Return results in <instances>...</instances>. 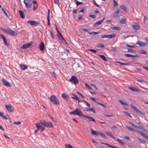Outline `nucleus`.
I'll return each mask as SVG.
<instances>
[{"label": "nucleus", "mask_w": 148, "mask_h": 148, "mask_svg": "<svg viewBox=\"0 0 148 148\" xmlns=\"http://www.w3.org/2000/svg\"><path fill=\"white\" fill-rule=\"evenodd\" d=\"M1 29L5 33L12 36H15L17 35L14 31L11 29L2 28H1Z\"/></svg>", "instance_id": "obj_1"}, {"label": "nucleus", "mask_w": 148, "mask_h": 148, "mask_svg": "<svg viewBox=\"0 0 148 148\" xmlns=\"http://www.w3.org/2000/svg\"><path fill=\"white\" fill-rule=\"evenodd\" d=\"M50 101L53 104L58 105L60 104V101L55 96L52 95L49 98Z\"/></svg>", "instance_id": "obj_2"}, {"label": "nucleus", "mask_w": 148, "mask_h": 148, "mask_svg": "<svg viewBox=\"0 0 148 148\" xmlns=\"http://www.w3.org/2000/svg\"><path fill=\"white\" fill-rule=\"evenodd\" d=\"M40 121L41 124L48 127L52 128L53 127L52 123L50 122H47L44 120H40Z\"/></svg>", "instance_id": "obj_3"}, {"label": "nucleus", "mask_w": 148, "mask_h": 148, "mask_svg": "<svg viewBox=\"0 0 148 148\" xmlns=\"http://www.w3.org/2000/svg\"><path fill=\"white\" fill-rule=\"evenodd\" d=\"M70 114L74 115H77L79 116H83L84 117L85 115H84L82 111L78 108L76 109L73 111L69 113Z\"/></svg>", "instance_id": "obj_4"}, {"label": "nucleus", "mask_w": 148, "mask_h": 148, "mask_svg": "<svg viewBox=\"0 0 148 148\" xmlns=\"http://www.w3.org/2000/svg\"><path fill=\"white\" fill-rule=\"evenodd\" d=\"M69 81L73 84L76 85L79 83V80L75 76H72Z\"/></svg>", "instance_id": "obj_5"}, {"label": "nucleus", "mask_w": 148, "mask_h": 148, "mask_svg": "<svg viewBox=\"0 0 148 148\" xmlns=\"http://www.w3.org/2000/svg\"><path fill=\"white\" fill-rule=\"evenodd\" d=\"M32 0H24L23 2L27 8H30L32 6Z\"/></svg>", "instance_id": "obj_6"}, {"label": "nucleus", "mask_w": 148, "mask_h": 148, "mask_svg": "<svg viewBox=\"0 0 148 148\" xmlns=\"http://www.w3.org/2000/svg\"><path fill=\"white\" fill-rule=\"evenodd\" d=\"M5 107L9 112H13L14 110V108L11 104L6 105Z\"/></svg>", "instance_id": "obj_7"}, {"label": "nucleus", "mask_w": 148, "mask_h": 148, "mask_svg": "<svg viewBox=\"0 0 148 148\" xmlns=\"http://www.w3.org/2000/svg\"><path fill=\"white\" fill-rule=\"evenodd\" d=\"M115 36L114 34L101 35L100 37L101 38H107L109 39H111L114 38Z\"/></svg>", "instance_id": "obj_8"}, {"label": "nucleus", "mask_w": 148, "mask_h": 148, "mask_svg": "<svg viewBox=\"0 0 148 148\" xmlns=\"http://www.w3.org/2000/svg\"><path fill=\"white\" fill-rule=\"evenodd\" d=\"M27 23L30 24L32 26H36L40 24L39 22L36 21H27Z\"/></svg>", "instance_id": "obj_9"}, {"label": "nucleus", "mask_w": 148, "mask_h": 148, "mask_svg": "<svg viewBox=\"0 0 148 148\" xmlns=\"http://www.w3.org/2000/svg\"><path fill=\"white\" fill-rule=\"evenodd\" d=\"M32 42H31L29 43H27L24 44L23 45L21 46V48L22 49H26L27 48L32 45Z\"/></svg>", "instance_id": "obj_10"}, {"label": "nucleus", "mask_w": 148, "mask_h": 148, "mask_svg": "<svg viewBox=\"0 0 148 148\" xmlns=\"http://www.w3.org/2000/svg\"><path fill=\"white\" fill-rule=\"evenodd\" d=\"M2 81L3 84L6 87H10V84L9 82L6 81L3 78L2 79Z\"/></svg>", "instance_id": "obj_11"}, {"label": "nucleus", "mask_w": 148, "mask_h": 148, "mask_svg": "<svg viewBox=\"0 0 148 148\" xmlns=\"http://www.w3.org/2000/svg\"><path fill=\"white\" fill-rule=\"evenodd\" d=\"M119 11L118 9H117L116 11L114 12L113 18L116 19H117L119 17Z\"/></svg>", "instance_id": "obj_12"}, {"label": "nucleus", "mask_w": 148, "mask_h": 148, "mask_svg": "<svg viewBox=\"0 0 148 148\" xmlns=\"http://www.w3.org/2000/svg\"><path fill=\"white\" fill-rule=\"evenodd\" d=\"M105 19V17H104L102 20L99 21L95 23L94 24V27H96L97 26L101 24L102 23Z\"/></svg>", "instance_id": "obj_13"}, {"label": "nucleus", "mask_w": 148, "mask_h": 148, "mask_svg": "<svg viewBox=\"0 0 148 148\" xmlns=\"http://www.w3.org/2000/svg\"><path fill=\"white\" fill-rule=\"evenodd\" d=\"M20 69L22 70H25L27 69V65L25 64H20L19 65Z\"/></svg>", "instance_id": "obj_14"}, {"label": "nucleus", "mask_w": 148, "mask_h": 148, "mask_svg": "<svg viewBox=\"0 0 148 148\" xmlns=\"http://www.w3.org/2000/svg\"><path fill=\"white\" fill-rule=\"evenodd\" d=\"M39 48L41 51L43 50L45 48L44 44L43 42H42L39 46Z\"/></svg>", "instance_id": "obj_15"}, {"label": "nucleus", "mask_w": 148, "mask_h": 148, "mask_svg": "<svg viewBox=\"0 0 148 148\" xmlns=\"http://www.w3.org/2000/svg\"><path fill=\"white\" fill-rule=\"evenodd\" d=\"M84 117L86 118H88L90 121H92L94 122H95V120L92 117L88 116L85 115Z\"/></svg>", "instance_id": "obj_16"}, {"label": "nucleus", "mask_w": 148, "mask_h": 148, "mask_svg": "<svg viewBox=\"0 0 148 148\" xmlns=\"http://www.w3.org/2000/svg\"><path fill=\"white\" fill-rule=\"evenodd\" d=\"M73 97H72L71 98L72 99H75L76 100L78 101V102H80V101L79 100V98H78V97H77V96L75 94H72Z\"/></svg>", "instance_id": "obj_17"}, {"label": "nucleus", "mask_w": 148, "mask_h": 148, "mask_svg": "<svg viewBox=\"0 0 148 148\" xmlns=\"http://www.w3.org/2000/svg\"><path fill=\"white\" fill-rule=\"evenodd\" d=\"M33 6H34V10H35L37 8L38 4L35 1H33Z\"/></svg>", "instance_id": "obj_18"}, {"label": "nucleus", "mask_w": 148, "mask_h": 148, "mask_svg": "<svg viewBox=\"0 0 148 148\" xmlns=\"http://www.w3.org/2000/svg\"><path fill=\"white\" fill-rule=\"evenodd\" d=\"M49 10H48V13L47 16V24L49 26L50 25V20L49 19Z\"/></svg>", "instance_id": "obj_19"}, {"label": "nucleus", "mask_w": 148, "mask_h": 148, "mask_svg": "<svg viewBox=\"0 0 148 148\" xmlns=\"http://www.w3.org/2000/svg\"><path fill=\"white\" fill-rule=\"evenodd\" d=\"M129 88L132 91H135L137 92H139L140 91L139 89L138 88H135L133 87H129Z\"/></svg>", "instance_id": "obj_20"}, {"label": "nucleus", "mask_w": 148, "mask_h": 148, "mask_svg": "<svg viewBox=\"0 0 148 148\" xmlns=\"http://www.w3.org/2000/svg\"><path fill=\"white\" fill-rule=\"evenodd\" d=\"M133 28L135 30H138L140 29V26L139 25L135 24L133 25Z\"/></svg>", "instance_id": "obj_21"}, {"label": "nucleus", "mask_w": 148, "mask_h": 148, "mask_svg": "<svg viewBox=\"0 0 148 148\" xmlns=\"http://www.w3.org/2000/svg\"><path fill=\"white\" fill-rule=\"evenodd\" d=\"M137 44L139 45L140 46H145L146 45V43H145L141 41L138 42Z\"/></svg>", "instance_id": "obj_22"}, {"label": "nucleus", "mask_w": 148, "mask_h": 148, "mask_svg": "<svg viewBox=\"0 0 148 148\" xmlns=\"http://www.w3.org/2000/svg\"><path fill=\"white\" fill-rule=\"evenodd\" d=\"M103 60L105 61H107V59L106 58L105 56L103 55H98Z\"/></svg>", "instance_id": "obj_23"}, {"label": "nucleus", "mask_w": 148, "mask_h": 148, "mask_svg": "<svg viewBox=\"0 0 148 148\" xmlns=\"http://www.w3.org/2000/svg\"><path fill=\"white\" fill-rule=\"evenodd\" d=\"M106 133L107 135L110 136L112 138H113L114 139H115L116 138L113 136V135L112 134V133L110 132H106Z\"/></svg>", "instance_id": "obj_24"}, {"label": "nucleus", "mask_w": 148, "mask_h": 148, "mask_svg": "<svg viewBox=\"0 0 148 148\" xmlns=\"http://www.w3.org/2000/svg\"><path fill=\"white\" fill-rule=\"evenodd\" d=\"M19 13L21 18H25L23 13L22 11L21 10L19 11Z\"/></svg>", "instance_id": "obj_25"}, {"label": "nucleus", "mask_w": 148, "mask_h": 148, "mask_svg": "<svg viewBox=\"0 0 148 148\" xmlns=\"http://www.w3.org/2000/svg\"><path fill=\"white\" fill-rule=\"evenodd\" d=\"M90 131L91 132V133L92 135H96L97 136H98V132H96L94 130H92L90 129Z\"/></svg>", "instance_id": "obj_26"}, {"label": "nucleus", "mask_w": 148, "mask_h": 148, "mask_svg": "<svg viewBox=\"0 0 148 148\" xmlns=\"http://www.w3.org/2000/svg\"><path fill=\"white\" fill-rule=\"evenodd\" d=\"M111 29L112 30H116L118 31H119L120 30V28L117 26L112 27Z\"/></svg>", "instance_id": "obj_27"}, {"label": "nucleus", "mask_w": 148, "mask_h": 148, "mask_svg": "<svg viewBox=\"0 0 148 148\" xmlns=\"http://www.w3.org/2000/svg\"><path fill=\"white\" fill-rule=\"evenodd\" d=\"M120 8L121 10H124L125 11H126L127 10L126 7L123 4H122L120 5Z\"/></svg>", "instance_id": "obj_28"}, {"label": "nucleus", "mask_w": 148, "mask_h": 148, "mask_svg": "<svg viewBox=\"0 0 148 148\" xmlns=\"http://www.w3.org/2000/svg\"><path fill=\"white\" fill-rule=\"evenodd\" d=\"M39 123H37L36 124V126L37 127V129L34 131V132L35 133H37L38 132V130L40 129V127L39 126Z\"/></svg>", "instance_id": "obj_29"}, {"label": "nucleus", "mask_w": 148, "mask_h": 148, "mask_svg": "<svg viewBox=\"0 0 148 148\" xmlns=\"http://www.w3.org/2000/svg\"><path fill=\"white\" fill-rule=\"evenodd\" d=\"M139 133L141 136H143L144 138L148 139V136L147 135H145L144 133L143 132H140Z\"/></svg>", "instance_id": "obj_30"}, {"label": "nucleus", "mask_w": 148, "mask_h": 148, "mask_svg": "<svg viewBox=\"0 0 148 148\" xmlns=\"http://www.w3.org/2000/svg\"><path fill=\"white\" fill-rule=\"evenodd\" d=\"M136 138L140 141L141 143H144L145 142V141L143 139H141L138 137H136Z\"/></svg>", "instance_id": "obj_31"}, {"label": "nucleus", "mask_w": 148, "mask_h": 148, "mask_svg": "<svg viewBox=\"0 0 148 148\" xmlns=\"http://www.w3.org/2000/svg\"><path fill=\"white\" fill-rule=\"evenodd\" d=\"M120 22L121 23L124 24L126 22L125 19L124 17L122 19H121L120 21Z\"/></svg>", "instance_id": "obj_32"}, {"label": "nucleus", "mask_w": 148, "mask_h": 148, "mask_svg": "<svg viewBox=\"0 0 148 148\" xmlns=\"http://www.w3.org/2000/svg\"><path fill=\"white\" fill-rule=\"evenodd\" d=\"M116 63H119L121 64V65H125V66H127L128 65V64L127 63H122L121 62H120L119 61H116Z\"/></svg>", "instance_id": "obj_33"}, {"label": "nucleus", "mask_w": 148, "mask_h": 148, "mask_svg": "<svg viewBox=\"0 0 148 148\" xmlns=\"http://www.w3.org/2000/svg\"><path fill=\"white\" fill-rule=\"evenodd\" d=\"M65 147L66 148H73V146L69 144H66Z\"/></svg>", "instance_id": "obj_34"}, {"label": "nucleus", "mask_w": 148, "mask_h": 148, "mask_svg": "<svg viewBox=\"0 0 148 148\" xmlns=\"http://www.w3.org/2000/svg\"><path fill=\"white\" fill-rule=\"evenodd\" d=\"M39 126L40 127V129L42 131H44L45 130V127H43L40 125V123H39Z\"/></svg>", "instance_id": "obj_35"}, {"label": "nucleus", "mask_w": 148, "mask_h": 148, "mask_svg": "<svg viewBox=\"0 0 148 148\" xmlns=\"http://www.w3.org/2000/svg\"><path fill=\"white\" fill-rule=\"evenodd\" d=\"M140 52L142 54H146L147 53L146 51L143 49H142L140 50Z\"/></svg>", "instance_id": "obj_36"}, {"label": "nucleus", "mask_w": 148, "mask_h": 148, "mask_svg": "<svg viewBox=\"0 0 148 148\" xmlns=\"http://www.w3.org/2000/svg\"><path fill=\"white\" fill-rule=\"evenodd\" d=\"M125 127L126 128L129 130L131 131H134V130L132 128H131L127 125H125Z\"/></svg>", "instance_id": "obj_37"}, {"label": "nucleus", "mask_w": 148, "mask_h": 148, "mask_svg": "<svg viewBox=\"0 0 148 148\" xmlns=\"http://www.w3.org/2000/svg\"><path fill=\"white\" fill-rule=\"evenodd\" d=\"M125 55L127 57H131L134 58L135 57V56H134V55L129 54H125Z\"/></svg>", "instance_id": "obj_38"}, {"label": "nucleus", "mask_w": 148, "mask_h": 148, "mask_svg": "<svg viewBox=\"0 0 148 148\" xmlns=\"http://www.w3.org/2000/svg\"><path fill=\"white\" fill-rule=\"evenodd\" d=\"M113 5L114 7L117 6L118 5V3L115 0H113Z\"/></svg>", "instance_id": "obj_39"}, {"label": "nucleus", "mask_w": 148, "mask_h": 148, "mask_svg": "<svg viewBox=\"0 0 148 148\" xmlns=\"http://www.w3.org/2000/svg\"><path fill=\"white\" fill-rule=\"evenodd\" d=\"M93 2L94 3L95 5H96L97 6L98 8H101V5H98V4H97L96 3V2L95 1V0H93Z\"/></svg>", "instance_id": "obj_40"}, {"label": "nucleus", "mask_w": 148, "mask_h": 148, "mask_svg": "<svg viewBox=\"0 0 148 148\" xmlns=\"http://www.w3.org/2000/svg\"><path fill=\"white\" fill-rule=\"evenodd\" d=\"M98 133L99 134L101 137H103V138H105V135L103 134V133H101L100 132H98Z\"/></svg>", "instance_id": "obj_41"}, {"label": "nucleus", "mask_w": 148, "mask_h": 148, "mask_svg": "<svg viewBox=\"0 0 148 148\" xmlns=\"http://www.w3.org/2000/svg\"><path fill=\"white\" fill-rule=\"evenodd\" d=\"M119 102H120L123 105H126V106L127 105V104L126 103L123 102L121 100H119Z\"/></svg>", "instance_id": "obj_42"}, {"label": "nucleus", "mask_w": 148, "mask_h": 148, "mask_svg": "<svg viewBox=\"0 0 148 148\" xmlns=\"http://www.w3.org/2000/svg\"><path fill=\"white\" fill-rule=\"evenodd\" d=\"M84 102L85 104L88 107L90 108V105L86 101H84Z\"/></svg>", "instance_id": "obj_43"}, {"label": "nucleus", "mask_w": 148, "mask_h": 148, "mask_svg": "<svg viewBox=\"0 0 148 148\" xmlns=\"http://www.w3.org/2000/svg\"><path fill=\"white\" fill-rule=\"evenodd\" d=\"M57 31L59 33V34L60 35V37H61V38H62V40H64V41H65V40H64V39L63 37L62 36V35L61 34L60 32L58 30H57Z\"/></svg>", "instance_id": "obj_44"}, {"label": "nucleus", "mask_w": 148, "mask_h": 148, "mask_svg": "<svg viewBox=\"0 0 148 148\" xmlns=\"http://www.w3.org/2000/svg\"><path fill=\"white\" fill-rule=\"evenodd\" d=\"M21 123L20 121H18V122H15L13 123V124H16V125H18Z\"/></svg>", "instance_id": "obj_45"}, {"label": "nucleus", "mask_w": 148, "mask_h": 148, "mask_svg": "<svg viewBox=\"0 0 148 148\" xmlns=\"http://www.w3.org/2000/svg\"><path fill=\"white\" fill-rule=\"evenodd\" d=\"M104 115L107 117H112L113 116V115L112 114H104Z\"/></svg>", "instance_id": "obj_46"}, {"label": "nucleus", "mask_w": 148, "mask_h": 148, "mask_svg": "<svg viewBox=\"0 0 148 148\" xmlns=\"http://www.w3.org/2000/svg\"><path fill=\"white\" fill-rule=\"evenodd\" d=\"M98 46L99 47H101V48H103L104 47V46L103 45H102V44H101V43H99L98 44Z\"/></svg>", "instance_id": "obj_47"}, {"label": "nucleus", "mask_w": 148, "mask_h": 148, "mask_svg": "<svg viewBox=\"0 0 148 148\" xmlns=\"http://www.w3.org/2000/svg\"><path fill=\"white\" fill-rule=\"evenodd\" d=\"M75 1L76 2V4L77 5L81 4L82 3V2L78 1L77 0L76 1Z\"/></svg>", "instance_id": "obj_48"}, {"label": "nucleus", "mask_w": 148, "mask_h": 148, "mask_svg": "<svg viewBox=\"0 0 148 148\" xmlns=\"http://www.w3.org/2000/svg\"><path fill=\"white\" fill-rule=\"evenodd\" d=\"M62 97L63 98H66L67 97L65 93H63L62 95Z\"/></svg>", "instance_id": "obj_49"}, {"label": "nucleus", "mask_w": 148, "mask_h": 148, "mask_svg": "<svg viewBox=\"0 0 148 148\" xmlns=\"http://www.w3.org/2000/svg\"><path fill=\"white\" fill-rule=\"evenodd\" d=\"M135 110L137 112L140 113L141 114H142V112L140 111L137 108Z\"/></svg>", "instance_id": "obj_50"}, {"label": "nucleus", "mask_w": 148, "mask_h": 148, "mask_svg": "<svg viewBox=\"0 0 148 148\" xmlns=\"http://www.w3.org/2000/svg\"><path fill=\"white\" fill-rule=\"evenodd\" d=\"M102 143L103 144H105V145H106L108 146L109 147H112V145H111L108 143Z\"/></svg>", "instance_id": "obj_51"}, {"label": "nucleus", "mask_w": 148, "mask_h": 148, "mask_svg": "<svg viewBox=\"0 0 148 148\" xmlns=\"http://www.w3.org/2000/svg\"><path fill=\"white\" fill-rule=\"evenodd\" d=\"M86 110V111H88L89 110L91 111L92 112L94 113H95V111H94L93 110L92 108L87 109Z\"/></svg>", "instance_id": "obj_52"}, {"label": "nucleus", "mask_w": 148, "mask_h": 148, "mask_svg": "<svg viewBox=\"0 0 148 148\" xmlns=\"http://www.w3.org/2000/svg\"><path fill=\"white\" fill-rule=\"evenodd\" d=\"M137 81L140 82H143V80L141 78H139L137 79Z\"/></svg>", "instance_id": "obj_53"}, {"label": "nucleus", "mask_w": 148, "mask_h": 148, "mask_svg": "<svg viewBox=\"0 0 148 148\" xmlns=\"http://www.w3.org/2000/svg\"><path fill=\"white\" fill-rule=\"evenodd\" d=\"M89 50L91 51H92L95 53H96L97 52V51L96 50L93 49H89Z\"/></svg>", "instance_id": "obj_54"}, {"label": "nucleus", "mask_w": 148, "mask_h": 148, "mask_svg": "<svg viewBox=\"0 0 148 148\" xmlns=\"http://www.w3.org/2000/svg\"><path fill=\"white\" fill-rule=\"evenodd\" d=\"M97 104H98V105H99L101 106H103V107L104 108H106V106L103 104H102V103H99V102H98L97 103Z\"/></svg>", "instance_id": "obj_55"}, {"label": "nucleus", "mask_w": 148, "mask_h": 148, "mask_svg": "<svg viewBox=\"0 0 148 148\" xmlns=\"http://www.w3.org/2000/svg\"><path fill=\"white\" fill-rule=\"evenodd\" d=\"M99 32H91L90 34H93V35H95L97 34L98 33H99Z\"/></svg>", "instance_id": "obj_56"}, {"label": "nucleus", "mask_w": 148, "mask_h": 148, "mask_svg": "<svg viewBox=\"0 0 148 148\" xmlns=\"http://www.w3.org/2000/svg\"><path fill=\"white\" fill-rule=\"evenodd\" d=\"M124 138L125 139L128 140H130V138L129 137L127 136H124Z\"/></svg>", "instance_id": "obj_57"}, {"label": "nucleus", "mask_w": 148, "mask_h": 148, "mask_svg": "<svg viewBox=\"0 0 148 148\" xmlns=\"http://www.w3.org/2000/svg\"><path fill=\"white\" fill-rule=\"evenodd\" d=\"M2 11L3 12L4 14L6 16H7V14L6 13V12H5V11L4 10L3 8H2Z\"/></svg>", "instance_id": "obj_58"}, {"label": "nucleus", "mask_w": 148, "mask_h": 148, "mask_svg": "<svg viewBox=\"0 0 148 148\" xmlns=\"http://www.w3.org/2000/svg\"><path fill=\"white\" fill-rule=\"evenodd\" d=\"M147 20V17L146 16H144V22H145Z\"/></svg>", "instance_id": "obj_59"}, {"label": "nucleus", "mask_w": 148, "mask_h": 148, "mask_svg": "<svg viewBox=\"0 0 148 148\" xmlns=\"http://www.w3.org/2000/svg\"><path fill=\"white\" fill-rule=\"evenodd\" d=\"M89 16L93 18H94L96 17L95 16V15H90Z\"/></svg>", "instance_id": "obj_60"}, {"label": "nucleus", "mask_w": 148, "mask_h": 148, "mask_svg": "<svg viewBox=\"0 0 148 148\" xmlns=\"http://www.w3.org/2000/svg\"><path fill=\"white\" fill-rule=\"evenodd\" d=\"M50 35L51 36V37L52 38V39H54V37L53 35L52 32H51L50 33Z\"/></svg>", "instance_id": "obj_61"}, {"label": "nucleus", "mask_w": 148, "mask_h": 148, "mask_svg": "<svg viewBox=\"0 0 148 148\" xmlns=\"http://www.w3.org/2000/svg\"><path fill=\"white\" fill-rule=\"evenodd\" d=\"M111 127L114 129H117L116 126L114 125H112V126Z\"/></svg>", "instance_id": "obj_62"}, {"label": "nucleus", "mask_w": 148, "mask_h": 148, "mask_svg": "<svg viewBox=\"0 0 148 148\" xmlns=\"http://www.w3.org/2000/svg\"><path fill=\"white\" fill-rule=\"evenodd\" d=\"M54 1L55 3L59 5V4L58 3L59 2L58 0H54Z\"/></svg>", "instance_id": "obj_63"}, {"label": "nucleus", "mask_w": 148, "mask_h": 148, "mask_svg": "<svg viewBox=\"0 0 148 148\" xmlns=\"http://www.w3.org/2000/svg\"><path fill=\"white\" fill-rule=\"evenodd\" d=\"M2 117L5 119H8V118L7 117V116L5 115H4V114H3Z\"/></svg>", "instance_id": "obj_64"}]
</instances>
